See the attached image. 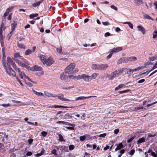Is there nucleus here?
<instances>
[{
    "label": "nucleus",
    "instance_id": "1",
    "mask_svg": "<svg viewBox=\"0 0 157 157\" xmlns=\"http://www.w3.org/2000/svg\"><path fill=\"white\" fill-rule=\"evenodd\" d=\"M3 61L2 65L7 73L10 76L16 77L15 72L11 68V67L8 68L7 67L5 60H3Z\"/></svg>",
    "mask_w": 157,
    "mask_h": 157
},
{
    "label": "nucleus",
    "instance_id": "2",
    "mask_svg": "<svg viewBox=\"0 0 157 157\" xmlns=\"http://www.w3.org/2000/svg\"><path fill=\"white\" fill-rule=\"evenodd\" d=\"M21 59L22 60V61L18 59H16V62L19 65L23 67H28L29 65V62L24 59V58H21Z\"/></svg>",
    "mask_w": 157,
    "mask_h": 157
},
{
    "label": "nucleus",
    "instance_id": "3",
    "mask_svg": "<svg viewBox=\"0 0 157 157\" xmlns=\"http://www.w3.org/2000/svg\"><path fill=\"white\" fill-rule=\"evenodd\" d=\"M75 63H72L67 67L65 70V72L67 73L68 74L72 75L74 73L73 71L75 68Z\"/></svg>",
    "mask_w": 157,
    "mask_h": 157
},
{
    "label": "nucleus",
    "instance_id": "4",
    "mask_svg": "<svg viewBox=\"0 0 157 157\" xmlns=\"http://www.w3.org/2000/svg\"><path fill=\"white\" fill-rule=\"evenodd\" d=\"M73 76L71 75L68 74L65 72L62 73L60 76L61 79L63 81V82H67L68 81V77L70 78H72Z\"/></svg>",
    "mask_w": 157,
    "mask_h": 157
},
{
    "label": "nucleus",
    "instance_id": "5",
    "mask_svg": "<svg viewBox=\"0 0 157 157\" xmlns=\"http://www.w3.org/2000/svg\"><path fill=\"white\" fill-rule=\"evenodd\" d=\"M17 25V22L13 21L12 23L11 24V31L10 33L8 34V37L9 39H10V37L13 34V32L15 28L16 27Z\"/></svg>",
    "mask_w": 157,
    "mask_h": 157
},
{
    "label": "nucleus",
    "instance_id": "6",
    "mask_svg": "<svg viewBox=\"0 0 157 157\" xmlns=\"http://www.w3.org/2000/svg\"><path fill=\"white\" fill-rule=\"evenodd\" d=\"M126 69V68H123L119 70H116L113 71V76H114V77L116 78L118 77L123 73L125 70Z\"/></svg>",
    "mask_w": 157,
    "mask_h": 157
},
{
    "label": "nucleus",
    "instance_id": "7",
    "mask_svg": "<svg viewBox=\"0 0 157 157\" xmlns=\"http://www.w3.org/2000/svg\"><path fill=\"white\" fill-rule=\"evenodd\" d=\"M123 48L122 47H117L110 49L109 50V53H111L113 54L116 53L121 51L122 50Z\"/></svg>",
    "mask_w": 157,
    "mask_h": 157
},
{
    "label": "nucleus",
    "instance_id": "8",
    "mask_svg": "<svg viewBox=\"0 0 157 157\" xmlns=\"http://www.w3.org/2000/svg\"><path fill=\"white\" fill-rule=\"evenodd\" d=\"M13 68L15 69L16 71L18 72L19 76L21 78H23V76L22 75V72L21 71L20 69L19 68H18L15 63L14 62H13L11 64Z\"/></svg>",
    "mask_w": 157,
    "mask_h": 157
},
{
    "label": "nucleus",
    "instance_id": "9",
    "mask_svg": "<svg viewBox=\"0 0 157 157\" xmlns=\"http://www.w3.org/2000/svg\"><path fill=\"white\" fill-rule=\"evenodd\" d=\"M13 68L15 69L16 71L18 72L19 76L21 78H23V76L22 75V72L21 71L20 69L19 68H18L15 63L14 62H13L11 64Z\"/></svg>",
    "mask_w": 157,
    "mask_h": 157
},
{
    "label": "nucleus",
    "instance_id": "10",
    "mask_svg": "<svg viewBox=\"0 0 157 157\" xmlns=\"http://www.w3.org/2000/svg\"><path fill=\"white\" fill-rule=\"evenodd\" d=\"M44 64H46L48 66H50L54 62V61L52 58L50 57L47 59H46L45 62H44Z\"/></svg>",
    "mask_w": 157,
    "mask_h": 157
},
{
    "label": "nucleus",
    "instance_id": "11",
    "mask_svg": "<svg viewBox=\"0 0 157 157\" xmlns=\"http://www.w3.org/2000/svg\"><path fill=\"white\" fill-rule=\"evenodd\" d=\"M55 98L57 97L60 100L64 101H69L70 100L68 99L64 98V95L62 94L58 95L55 94Z\"/></svg>",
    "mask_w": 157,
    "mask_h": 157
},
{
    "label": "nucleus",
    "instance_id": "12",
    "mask_svg": "<svg viewBox=\"0 0 157 157\" xmlns=\"http://www.w3.org/2000/svg\"><path fill=\"white\" fill-rule=\"evenodd\" d=\"M30 70L33 71H41L42 70L43 68L41 67L40 66L35 65L33 67H31Z\"/></svg>",
    "mask_w": 157,
    "mask_h": 157
},
{
    "label": "nucleus",
    "instance_id": "13",
    "mask_svg": "<svg viewBox=\"0 0 157 157\" xmlns=\"http://www.w3.org/2000/svg\"><path fill=\"white\" fill-rule=\"evenodd\" d=\"M1 44V46L2 47V53L3 55V58H2V59L5 60V57H6V55H5V47H4V41H2L1 42H0Z\"/></svg>",
    "mask_w": 157,
    "mask_h": 157
},
{
    "label": "nucleus",
    "instance_id": "14",
    "mask_svg": "<svg viewBox=\"0 0 157 157\" xmlns=\"http://www.w3.org/2000/svg\"><path fill=\"white\" fill-rule=\"evenodd\" d=\"M96 96H91L88 97L80 96L78 97L75 98L76 101L78 100H82L88 98H91V97H95Z\"/></svg>",
    "mask_w": 157,
    "mask_h": 157
},
{
    "label": "nucleus",
    "instance_id": "15",
    "mask_svg": "<svg viewBox=\"0 0 157 157\" xmlns=\"http://www.w3.org/2000/svg\"><path fill=\"white\" fill-rule=\"evenodd\" d=\"M108 66L107 64H99V71L105 70L108 67Z\"/></svg>",
    "mask_w": 157,
    "mask_h": 157
},
{
    "label": "nucleus",
    "instance_id": "16",
    "mask_svg": "<svg viewBox=\"0 0 157 157\" xmlns=\"http://www.w3.org/2000/svg\"><path fill=\"white\" fill-rule=\"evenodd\" d=\"M14 7L13 6H11L9 8H7L4 14V16L6 17L8 15L10 12H11L12 10L14 8Z\"/></svg>",
    "mask_w": 157,
    "mask_h": 157
},
{
    "label": "nucleus",
    "instance_id": "17",
    "mask_svg": "<svg viewBox=\"0 0 157 157\" xmlns=\"http://www.w3.org/2000/svg\"><path fill=\"white\" fill-rule=\"evenodd\" d=\"M82 79L86 82H89L91 81L90 76L86 74H83Z\"/></svg>",
    "mask_w": 157,
    "mask_h": 157
},
{
    "label": "nucleus",
    "instance_id": "18",
    "mask_svg": "<svg viewBox=\"0 0 157 157\" xmlns=\"http://www.w3.org/2000/svg\"><path fill=\"white\" fill-rule=\"evenodd\" d=\"M137 28L138 31L141 32L144 35L145 33V30L144 28L141 25H138L137 26Z\"/></svg>",
    "mask_w": 157,
    "mask_h": 157
},
{
    "label": "nucleus",
    "instance_id": "19",
    "mask_svg": "<svg viewBox=\"0 0 157 157\" xmlns=\"http://www.w3.org/2000/svg\"><path fill=\"white\" fill-rule=\"evenodd\" d=\"M13 62V61L11 58L9 56L7 58V64L8 67H11L10 65Z\"/></svg>",
    "mask_w": 157,
    "mask_h": 157
},
{
    "label": "nucleus",
    "instance_id": "20",
    "mask_svg": "<svg viewBox=\"0 0 157 157\" xmlns=\"http://www.w3.org/2000/svg\"><path fill=\"white\" fill-rule=\"evenodd\" d=\"M119 61L121 62V63H127L129 62L128 57L121 58L119 59Z\"/></svg>",
    "mask_w": 157,
    "mask_h": 157
},
{
    "label": "nucleus",
    "instance_id": "21",
    "mask_svg": "<svg viewBox=\"0 0 157 157\" xmlns=\"http://www.w3.org/2000/svg\"><path fill=\"white\" fill-rule=\"evenodd\" d=\"M91 68L94 70L99 71V64H93L91 66Z\"/></svg>",
    "mask_w": 157,
    "mask_h": 157
},
{
    "label": "nucleus",
    "instance_id": "22",
    "mask_svg": "<svg viewBox=\"0 0 157 157\" xmlns=\"http://www.w3.org/2000/svg\"><path fill=\"white\" fill-rule=\"evenodd\" d=\"M89 135L88 134H86L84 136H82L80 137V140L81 141H83L85 140H90V138H87V137Z\"/></svg>",
    "mask_w": 157,
    "mask_h": 157
},
{
    "label": "nucleus",
    "instance_id": "23",
    "mask_svg": "<svg viewBox=\"0 0 157 157\" xmlns=\"http://www.w3.org/2000/svg\"><path fill=\"white\" fill-rule=\"evenodd\" d=\"M44 94L45 95L48 97H54L55 96V94H53L47 91H44Z\"/></svg>",
    "mask_w": 157,
    "mask_h": 157
},
{
    "label": "nucleus",
    "instance_id": "24",
    "mask_svg": "<svg viewBox=\"0 0 157 157\" xmlns=\"http://www.w3.org/2000/svg\"><path fill=\"white\" fill-rule=\"evenodd\" d=\"M60 148L64 152H67L69 151L68 147L65 146H62L60 147Z\"/></svg>",
    "mask_w": 157,
    "mask_h": 157
},
{
    "label": "nucleus",
    "instance_id": "25",
    "mask_svg": "<svg viewBox=\"0 0 157 157\" xmlns=\"http://www.w3.org/2000/svg\"><path fill=\"white\" fill-rule=\"evenodd\" d=\"M43 2V0H40L35 2L32 4V6L34 7H36L39 6L40 4Z\"/></svg>",
    "mask_w": 157,
    "mask_h": 157
},
{
    "label": "nucleus",
    "instance_id": "26",
    "mask_svg": "<svg viewBox=\"0 0 157 157\" xmlns=\"http://www.w3.org/2000/svg\"><path fill=\"white\" fill-rule=\"evenodd\" d=\"M33 91L34 93L38 96H44V94L41 92H39L36 91L34 90L33 89Z\"/></svg>",
    "mask_w": 157,
    "mask_h": 157
},
{
    "label": "nucleus",
    "instance_id": "27",
    "mask_svg": "<svg viewBox=\"0 0 157 157\" xmlns=\"http://www.w3.org/2000/svg\"><path fill=\"white\" fill-rule=\"evenodd\" d=\"M40 59L41 60L42 63L44 64V62H45L46 59V57L44 55H40L39 56Z\"/></svg>",
    "mask_w": 157,
    "mask_h": 157
},
{
    "label": "nucleus",
    "instance_id": "28",
    "mask_svg": "<svg viewBox=\"0 0 157 157\" xmlns=\"http://www.w3.org/2000/svg\"><path fill=\"white\" fill-rule=\"evenodd\" d=\"M129 62H134L136 61L137 58L135 56H131L128 57Z\"/></svg>",
    "mask_w": 157,
    "mask_h": 157
},
{
    "label": "nucleus",
    "instance_id": "29",
    "mask_svg": "<svg viewBox=\"0 0 157 157\" xmlns=\"http://www.w3.org/2000/svg\"><path fill=\"white\" fill-rule=\"evenodd\" d=\"M123 147H124L123 145L121 143H120L117 146L116 148L115 149V151H117Z\"/></svg>",
    "mask_w": 157,
    "mask_h": 157
},
{
    "label": "nucleus",
    "instance_id": "30",
    "mask_svg": "<svg viewBox=\"0 0 157 157\" xmlns=\"http://www.w3.org/2000/svg\"><path fill=\"white\" fill-rule=\"evenodd\" d=\"M144 17L146 19H150L152 21H153L154 20L148 14L146 13H144L143 15Z\"/></svg>",
    "mask_w": 157,
    "mask_h": 157
},
{
    "label": "nucleus",
    "instance_id": "31",
    "mask_svg": "<svg viewBox=\"0 0 157 157\" xmlns=\"http://www.w3.org/2000/svg\"><path fill=\"white\" fill-rule=\"evenodd\" d=\"M50 108H68L67 106H63L61 105H52L50 107Z\"/></svg>",
    "mask_w": 157,
    "mask_h": 157
},
{
    "label": "nucleus",
    "instance_id": "32",
    "mask_svg": "<svg viewBox=\"0 0 157 157\" xmlns=\"http://www.w3.org/2000/svg\"><path fill=\"white\" fill-rule=\"evenodd\" d=\"M145 141V140L144 137H142L139 139L137 141V143L138 144H140V143L144 142Z\"/></svg>",
    "mask_w": 157,
    "mask_h": 157
},
{
    "label": "nucleus",
    "instance_id": "33",
    "mask_svg": "<svg viewBox=\"0 0 157 157\" xmlns=\"http://www.w3.org/2000/svg\"><path fill=\"white\" fill-rule=\"evenodd\" d=\"M99 75V74L96 73H93L91 76L90 78H91V80L92 79H95Z\"/></svg>",
    "mask_w": 157,
    "mask_h": 157
},
{
    "label": "nucleus",
    "instance_id": "34",
    "mask_svg": "<svg viewBox=\"0 0 157 157\" xmlns=\"http://www.w3.org/2000/svg\"><path fill=\"white\" fill-rule=\"evenodd\" d=\"M14 57L15 58H20L21 59V58H23L22 56H21L20 53L19 52H17L14 54Z\"/></svg>",
    "mask_w": 157,
    "mask_h": 157
},
{
    "label": "nucleus",
    "instance_id": "35",
    "mask_svg": "<svg viewBox=\"0 0 157 157\" xmlns=\"http://www.w3.org/2000/svg\"><path fill=\"white\" fill-rule=\"evenodd\" d=\"M124 24H128L129 27L131 29L133 28V25L132 23L129 21L125 22L123 23Z\"/></svg>",
    "mask_w": 157,
    "mask_h": 157
},
{
    "label": "nucleus",
    "instance_id": "36",
    "mask_svg": "<svg viewBox=\"0 0 157 157\" xmlns=\"http://www.w3.org/2000/svg\"><path fill=\"white\" fill-rule=\"evenodd\" d=\"M5 29L6 27L4 23H2L0 27V32L2 33V31L4 30Z\"/></svg>",
    "mask_w": 157,
    "mask_h": 157
},
{
    "label": "nucleus",
    "instance_id": "37",
    "mask_svg": "<svg viewBox=\"0 0 157 157\" xmlns=\"http://www.w3.org/2000/svg\"><path fill=\"white\" fill-rule=\"evenodd\" d=\"M130 69H127L126 70H125L126 72L125 73V74L127 75L128 76H129L130 75H131L132 73L131 71L130 70Z\"/></svg>",
    "mask_w": 157,
    "mask_h": 157
},
{
    "label": "nucleus",
    "instance_id": "38",
    "mask_svg": "<svg viewBox=\"0 0 157 157\" xmlns=\"http://www.w3.org/2000/svg\"><path fill=\"white\" fill-rule=\"evenodd\" d=\"M107 77L110 80H112L113 79L115 78V77H114V76H113V72L111 73V74L108 75Z\"/></svg>",
    "mask_w": 157,
    "mask_h": 157
},
{
    "label": "nucleus",
    "instance_id": "39",
    "mask_svg": "<svg viewBox=\"0 0 157 157\" xmlns=\"http://www.w3.org/2000/svg\"><path fill=\"white\" fill-rule=\"evenodd\" d=\"M57 52H58L60 54H63V52H62V48L61 47H59L56 49Z\"/></svg>",
    "mask_w": 157,
    "mask_h": 157
},
{
    "label": "nucleus",
    "instance_id": "40",
    "mask_svg": "<svg viewBox=\"0 0 157 157\" xmlns=\"http://www.w3.org/2000/svg\"><path fill=\"white\" fill-rule=\"evenodd\" d=\"M32 50L28 49L26 51L25 53V54L26 56H28L31 54L32 53Z\"/></svg>",
    "mask_w": 157,
    "mask_h": 157
},
{
    "label": "nucleus",
    "instance_id": "41",
    "mask_svg": "<svg viewBox=\"0 0 157 157\" xmlns=\"http://www.w3.org/2000/svg\"><path fill=\"white\" fill-rule=\"evenodd\" d=\"M125 86V85L123 84H120L119 86L117 87H116L115 88V90H119L121 88L123 87L124 86Z\"/></svg>",
    "mask_w": 157,
    "mask_h": 157
},
{
    "label": "nucleus",
    "instance_id": "42",
    "mask_svg": "<svg viewBox=\"0 0 157 157\" xmlns=\"http://www.w3.org/2000/svg\"><path fill=\"white\" fill-rule=\"evenodd\" d=\"M17 46L20 48L25 49V46L23 44L18 43L17 44Z\"/></svg>",
    "mask_w": 157,
    "mask_h": 157
},
{
    "label": "nucleus",
    "instance_id": "43",
    "mask_svg": "<svg viewBox=\"0 0 157 157\" xmlns=\"http://www.w3.org/2000/svg\"><path fill=\"white\" fill-rule=\"evenodd\" d=\"M59 140L60 142H65V140H64L63 137L62 135L61 134H59Z\"/></svg>",
    "mask_w": 157,
    "mask_h": 157
},
{
    "label": "nucleus",
    "instance_id": "44",
    "mask_svg": "<svg viewBox=\"0 0 157 157\" xmlns=\"http://www.w3.org/2000/svg\"><path fill=\"white\" fill-rule=\"evenodd\" d=\"M145 67V66H141L138 67L137 68H134V70L135 71H139L142 69H144Z\"/></svg>",
    "mask_w": 157,
    "mask_h": 157
},
{
    "label": "nucleus",
    "instance_id": "45",
    "mask_svg": "<svg viewBox=\"0 0 157 157\" xmlns=\"http://www.w3.org/2000/svg\"><path fill=\"white\" fill-rule=\"evenodd\" d=\"M145 109L144 108V107L143 106L136 107L135 108L134 111H137L140 109Z\"/></svg>",
    "mask_w": 157,
    "mask_h": 157
},
{
    "label": "nucleus",
    "instance_id": "46",
    "mask_svg": "<svg viewBox=\"0 0 157 157\" xmlns=\"http://www.w3.org/2000/svg\"><path fill=\"white\" fill-rule=\"evenodd\" d=\"M38 16L37 13H33L29 15V17L31 19H32L33 18L36 17Z\"/></svg>",
    "mask_w": 157,
    "mask_h": 157
},
{
    "label": "nucleus",
    "instance_id": "47",
    "mask_svg": "<svg viewBox=\"0 0 157 157\" xmlns=\"http://www.w3.org/2000/svg\"><path fill=\"white\" fill-rule=\"evenodd\" d=\"M71 116L69 113H66L65 115V118L66 119H70L71 118Z\"/></svg>",
    "mask_w": 157,
    "mask_h": 157
},
{
    "label": "nucleus",
    "instance_id": "48",
    "mask_svg": "<svg viewBox=\"0 0 157 157\" xmlns=\"http://www.w3.org/2000/svg\"><path fill=\"white\" fill-rule=\"evenodd\" d=\"M150 61H153L155 59H157V56H154L153 57H150L149 58Z\"/></svg>",
    "mask_w": 157,
    "mask_h": 157
},
{
    "label": "nucleus",
    "instance_id": "49",
    "mask_svg": "<svg viewBox=\"0 0 157 157\" xmlns=\"http://www.w3.org/2000/svg\"><path fill=\"white\" fill-rule=\"evenodd\" d=\"M22 75L23 76V78L22 79L24 78V77H25L26 78H27V79H28V80L29 81H31V80L28 76H26L25 73L23 72H22Z\"/></svg>",
    "mask_w": 157,
    "mask_h": 157
},
{
    "label": "nucleus",
    "instance_id": "50",
    "mask_svg": "<svg viewBox=\"0 0 157 157\" xmlns=\"http://www.w3.org/2000/svg\"><path fill=\"white\" fill-rule=\"evenodd\" d=\"M83 74L79 75L78 76H76L75 78L77 80H79L82 79Z\"/></svg>",
    "mask_w": 157,
    "mask_h": 157
},
{
    "label": "nucleus",
    "instance_id": "51",
    "mask_svg": "<svg viewBox=\"0 0 157 157\" xmlns=\"http://www.w3.org/2000/svg\"><path fill=\"white\" fill-rule=\"evenodd\" d=\"M74 87V86H67L65 87H64L63 88V89L65 90H69L72 88H73Z\"/></svg>",
    "mask_w": 157,
    "mask_h": 157
},
{
    "label": "nucleus",
    "instance_id": "52",
    "mask_svg": "<svg viewBox=\"0 0 157 157\" xmlns=\"http://www.w3.org/2000/svg\"><path fill=\"white\" fill-rule=\"evenodd\" d=\"M66 125H70L71 126H75V125L74 124H71L70 123L67 122H65V124Z\"/></svg>",
    "mask_w": 157,
    "mask_h": 157
},
{
    "label": "nucleus",
    "instance_id": "53",
    "mask_svg": "<svg viewBox=\"0 0 157 157\" xmlns=\"http://www.w3.org/2000/svg\"><path fill=\"white\" fill-rule=\"evenodd\" d=\"M157 68V61L156 63L155 64V65H154L153 66L152 69L149 71V72L151 71L154 69H155L156 68Z\"/></svg>",
    "mask_w": 157,
    "mask_h": 157
},
{
    "label": "nucleus",
    "instance_id": "54",
    "mask_svg": "<svg viewBox=\"0 0 157 157\" xmlns=\"http://www.w3.org/2000/svg\"><path fill=\"white\" fill-rule=\"evenodd\" d=\"M147 137L148 138L151 137H154L156 136V135L155 134H152L151 133H148L147 134Z\"/></svg>",
    "mask_w": 157,
    "mask_h": 157
},
{
    "label": "nucleus",
    "instance_id": "55",
    "mask_svg": "<svg viewBox=\"0 0 157 157\" xmlns=\"http://www.w3.org/2000/svg\"><path fill=\"white\" fill-rule=\"evenodd\" d=\"M75 148V146L73 145H70L69 146V150L71 151L73 150Z\"/></svg>",
    "mask_w": 157,
    "mask_h": 157
},
{
    "label": "nucleus",
    "instance_id": "56",
    "mask_svg": "<svg viewBox=\"0 0 157 157\" xmlns=\"http://www.w3.org/2000/svg\"><path fill=\"white\" fill-rule=\"evenodd\" d=\"M41 134L42 136L44 137H46L47 136V133L45 131H43L41 132Z\"/></svg>",
    "mask_w": 157,
    "mask_h": 157
},
{
    "label": "nucleus",
    "instance_id": "57",
    "mask_svg": "<svg viewBox=\"0 0 157 157\" xmlns=\"http://www.w3.org/2000/svg\"><path fill=\"white\" fill-rule=\"evenodd\" d=\"M110 7L112 9L115 10L116 11H117L118 10L117 8V7L115 6L114 5H112Z\"/></svg>",
    "mask_w": 157,
    "mask_h": 157
},
{
    "label": "nucleus",
    "instance_id": "58",
    "mask_svg": "<svg viewBox=\"0 0 157 157\" xmlns=\"http://www.w3.org/2000/svg\"><path fill=\"white\" fill-rule=\"evenodd\" d=\"M3 41V37L2 35V33L0 32V41Z\"/></svg>",
    "mask_w": 157,
    "mask_h": 157
},
{
    "label": "nucleus",
    "instance_id": "59",
    "mask_svg": "<svg viewBox=\"0 0 157 157\" xmlns=\"http://www.w3.org/2000/svg\"><path fill=\"white\" fill-rule=\"evenodd\" d=\"M52 153L55 155H57L56 150L55 149H54L52 151Z\"/></svg>",
    "mask_w": 157,
    "mask_h": 157
},
{
    "label": "nucleus",
    "instance_id": "60",
    "mask_svg": "<svg viewBox=\"0 0 157 157\" xmlns=\"http://www.w3.org/2000/svg\"><path fill=\"white\" fill-rule=\"evenodd\" d=\"M74 126H72V127H66V128L70 130H74Z\"/></svg>",
    "mask_w": 157,
    "mask_h": 157
},
{
    "label": "nucleus",
    "instance_id": "61",
    "mask_svg": "<svg viewBox=\"0 0 157 157\" xmlns=\"http://www.w3.org/2000/svg\"><path fill=\"white\" fill-rule=\"evenodd\" d=\"M2 105L4 107H7L10 106V103L2 104Z\"/></svg>",
    "mask_w": 157,
    "mask_h": 157
},
{
    "label": "nucleus",
    "instance_id": "62",
    "mask_svg": "<svg viewBox=\"0 0 157 157\" xmlns=\"http://www.w3.org/2000/svg\"><path fill=\"white\" fill-rule=\"evenodd\" d=\"M151 155L154 157H157V154H156L154 152H152L151 153Z\"/></svg>",
    "mask_w": 157,
    "mask_h": 157
},
{
    "label": "nucleus",
    "instance_id": "63",
    "mask_svg": "<svg viewBox=\"0 0 157 157\" xmlns=\"http://www.w3.org/2000/svg\"><path fill=\"white\" fill-rule=\"evenodd\" d=\"M102 24L104 25H107L110 24L109 23L108 21L103 22H102Z\"/></svg>",
    "mask_w": 157,
    "mask_h": 157
},
{
    "label": "nucleus",
    "instance_id": "64",
    "mask_svg": "<svg viewBox=\"0 0 157 157\" xmlns=\"http://www.w3.org/2000/svg\"><path fill=\"white\" fill-rule=\"evenodd\" d=\"M135 153V150L134 149L131 150L129 152V154L130 155H132L134 154Z\"/></svg>",
    "mask_w": 157,
    "mask_h": 157
}]
</instances>
